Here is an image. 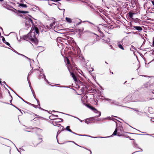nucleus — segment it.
<instances>
[{
  "instance_id": "obj_10",
  "label": "nucleus",
  "mask_w": 154,
  "mask_h": 154,
  "mask_svg": "<svg viewBox=\"0 0 154 154\" xmlns=\"http://www.w3.org/2000/svg\"><path fill=\"white\" fill-rule=\"evenodd\" d=\"M134 14L133 13H129V15L130 17L132 18Z\"/></svg>"
},
{
  "instance_id": "obj_19",
  "label": "nucleus",
  "mask_w": 154,
  "mask_h": 154,
  "mask_svg": "<svg viewBox=\"0 0 154 154\" xmlns=\"http://www.w3.org/2000/svg\"><path fill=\"white\" fill-rule=\"evenodd\" d=\"M3 0H0V1H3Z\"/></svg>"
},
{
  "instance_id": "obj_15",
  "label": "nucleus",
  "mask_w": 154,
  "mask_h": 154,
  "mask_svg": "<svg viewBox=\"0 0 154 154\" xmlns=\"http://www.w3.org/2000/svg\"><path fill=\"white\" fill-rule=\"evenodd\" d=\"M2 40L3 41V42H4V41H5V39L4 37L2 38Z\"/></svg>"
},
{
  "instance_id": "obj_1",
  "label": "nucleus",
  "mask_w": 154,
  "mask_h": 154,
  "mask_svg": "<svg viewBox=\"0 0 154 154\" xmlns=\"http://www.w3.org/2000/svg\"><path fill=\"white\" fill-rule=\"evenodd\" d=\"M35 32L36 34H38L39 32L38 29L36 27H34L31 29V31L25 36V39L27 40H29L33 43L37 44V41L35 37Z\"/></svg>"
},
{
  "instance_id": "obj_9",
  "label": "nucleus",
  "mask_w": 154,
  "mask_h": 154,
  "mask_svg": "<svg viewBox=\"0 0 154 154\" xmlns=\"http://www.w3.org/2000/svg\"><path fill=\"white\" fill-rule=\"evenodd\" d=\"M20 12L21 13L25 14V13H29L28 11H20Z\"/></svg>"
},
{
  "instance_id": "obj_11",
  "label": "nucleus",
  "mask_w": 154,
  "mask_h": 154,
  "mask_svg": "<svg viewBox=\"0 0 154 154\" xmlns=\"http://www.w3.org/2000/svg\"><path fill=\"white\" fill-rule=\"evenodd\" d=\"M20 6L23 7H24V8L26 7V5L20 4Z\"/></svg>"
},
{
  "instance_id": "obj_8",
  "label": "nucleus",
  "mask_w": 154,
  "mask_h": 154,
  "mask_svg": "<svg viewBox=\"0 0 154 154\" xmlns=\"http://www.w3.org/2000/svg\"><path fill=\"white\" fill-rule=\"evenodd\" d=\"M66 129L67 130L70 132H71L72 133H73V132H72V131L71 129H69V126H68L66 127Z\"/></svg>"
},
{
  "instance_id": "obj_21",
  "label": "nucleus",
  "mask_w": 154,
  "mask_h": 154,
  "mask_svg": "<svg viewBox=\"0 0 154 154\" xmlns=\"http://www.w3.org/2000/svg\"><path fill=\"white\" fill-rule=\"evenodd\" d=\"M2 82L1 81H0V83H1Z\"/></svg>"
},
{
  "instance_id": "obj_14",
  "label": "nucleus",
  "mask_w": 154,
  "mask_h": 154,
  "mask_svg": "<svg viewBox=\"0 0 154 154\" xmlns=\"http://www.w3.org/2000/svg\"><path fill=\"white\" fill-rule=\"evenodd\" d=\"M138 151H136L135 152H134L132 154H138Z\"/></svg>"
},
{
  "instance_id": "obj_22",
  "label": "nucleus",
  "mask_w": 154,
  "mask_h": 154,
  "mask_svg": "<svg viewBox=\"0 0 154 154\" xmlns=\"http://www.w3.org/2000/svg\"><path fill=\"white\" fill-rule=\"evenodd\" d=\"M145 19H146V17H145Z\"/></svg>"
},
{
  "instance_id": "obj_20",
  "label": "nucleus",
  "mask_w": 154,
  "mask_h": 154,
  "mask_svg": "<svg viewBox=\"0 0 154 154\" xmlns=\"http://www.w3.org/2000/svg\"><path fill=\"white\" fill-rule=\"evenodd\" d=\"M100 114L99 115V116H100Z\"/></svg>"
},
{
  "instance_id": "obj_2",
  "label": "nucleus",
  "mask_w": 154,
  "mask_h": 154,
  "mask_svg": "<svg viewBox=\"0 0 154 154\" xmlns=\"http://www.w3.org/2000/svg\"><path fill=\"white\" fill-rule=\"evenodd\" d=\"M32 24V20L29 18H27L26 19V26L28 28L30 27Z\"/></svg>"
},
{
  "instance_id": "obj_13",
  "label": "nucleus",
  "mask_w": 154,
  "mask_h": 154,
  "mask_svg": "<svg viewBox=\"0 0 154 154\" xmlns=\"http://www.w3.org/2000/svg\"><path fill=\"white\" fill-rule=\"evenodd\" d=\"M117 129H116L114 131L113 134L114 135H116L117 134Z\"/></svg>"
},
{
  "instance_id": "obj_12",
  "label": "nucleus",
  "mask_w": 154,
  "mask_h": 154,
  "mask_svg": "<svg viewBox=\"0 0 154 154\" xmlns=\"http://www.w3.org/2000/svg\"><path fill=\"white\" fill-rule=\"evenodd\" d=\"M66 60V61H67V63L68 64H69V59L66 57V59H65V60Z\"/></svg>"
},
{
  "instance_id": "obj_16",
  "label": "nucleus",
  "mask_w": 154,
  "mask_h": 154,
  "mask_svg": "<svg viewBox=\"0 0 154 154\" xmlns=\"http://www.w3.org/2000/svg\"><path fill=\"white\" fill-rule=\"evenodd\" d=\"M6 44L7 45H8V46L10 45V44H9V43L8 42H6Z\"/></svg>"
},
{
  "instance_id": "obj_18",
  "label": "nucleus",
  "mask_w": 154,
  "mask_h": 154,
  "mask_svg": "<svg viewBox=\"0 0 154 154\" xmlns=\"http://www.w3.org/2000/svg\"><path fill=\"white\" fill-rule=\"evenodd\" d=\"M60 0H56V1H60Z\"/></svg>"
},
{
  "instance_id": "obj_7",
  "label": "nucleus",
  "mask_w": 154,
  "mask_h": 154,
  "mask_svg": "<svg viewBox=\"0 0 154 154\" xmlns=\"http://www.w3.org/2000/svg\"><path fill=\"white\" fill-rule=\"evenodd\" d=\"M118 46L119 48H120L122 50L124 49V48L122 47V45L121 44H120L119 43H118Z\"/></svg>"
},
{
  "instance_id": "obj_3",
  "label": "nucleus",
  "mask_w": 154,
  "mask_h": 154,
  "mask_svg": "<svg viewBox=\"0 0 154 154\" xmlns=\"http://www.w3.org/2000/svg\"><path fill=\"white\" fill-rule=\"evenodd\" d=\"M65 19L66 21L69 23H71L72 22V19L70 18L66 17Z\"/></svg>"
},
{
  "instance_id": "obj_5",
  "label": "nucleus",
  "mask_w": 154,
  "mask_h": 154,
  "mask_svg": "<svg viewBox=\"0 0 154 154\" xmlns=\"http://www.w3.org/2000/svg\"><path fill=\"white\" fill-rule=\"evenodd\" d=\"M71 75L72 77L73 78L74 80L75 81H76L77 80V79H76V77L75 76L74 74L73 73L71 72Z\"/></svg>"
},
{
  "instance_id": "obj_6",
  "label": "nucleus",
  "mask_w": 154,
  "mask_h": 154,
  "mask_svg": "<svg viewBox=\"0 0 154 154\" xmlns=\"http://www.w3.org/2000/svg\"><path fill=\"white\" fill-rule=\"evenodd\" d=\"M135 29L138 30H142V28L140 26H135L134 27Z\"/></svg>"
},
{
  "instance_id": "obj_17",
  "label": "nucleus",
  "mask_w": 154,
  "mask_h": 154,
  "mask_svg": "<svg viewBox=\"0 0 154 154\" xmlns=\"http://www.w3.org/2000/svg\"><path fill=\"white\" fill-rule=\"evenodd\" d=\"M147 26V25H145V29H146V26Z\"/></svg>"
},
{
  "instance_id": "obj_4",
  "label": "nucleus",
  "mask_w": 154,
  "mask_h": 154,
  "mask_svg": "<svg viewBox=\"0 0 154 154\" xmlns=\"http://www.w3.org/2000/svg\"><path fill=\"white\" fill-rule=\"evenodd\" d=\"M86 106L88 108L90 109L91 110H95V111H97L98 112V111L95 108H94L92 106L88 105H87Z\"/></svg>"
}]
</instances>
